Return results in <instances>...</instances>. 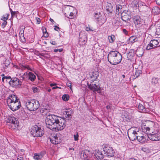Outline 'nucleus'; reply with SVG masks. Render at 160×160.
<instances>
[{
  "instance_id": "obj_11",
  "label": "nucleus",
  "mask_w": 160,
  "mask_h": 160,
  "mask_svg": "<svg viewBox=\"0 0 160 160\" xmlns=\"http://www.w3.org/2000/svg\"><path fill=\"white\" fill-rule=\"evenodd\" d=\"M128 11H123L121 13V18L122 19L124 22L128 23L129 21H130L131 18V16L129 14H130L128 13Z\"/></svg>"
},
{
  "instance_id": "obj_25",
  "label": "nucleus",
  "mask_w": 160,
  "mask_h": 160,
  "mask_svg": "<svg viewBox=\"0 0 160 160\" xmlns=\"http://www.w3.org/2000/svg\"><path fill=\"white\" fill-rule=\"evenodd\" d=\"M145 136H146V135L145 136H139L138 135L137 140L139 142L143 143L147 140L146 137H145Z\"/></svg>"
},
{
  "instance_id": "obj_3",
  "label": "nucleus",
  "mask_w": 160,
  "mask_h": 160,
  "mask_svg": "<svg viewBox=\"0 0 160 160\" xmlns=\"http://www.w3.org/2000/svg\"><path fill=\"white\" fill-rule=\"evenodd\" d=\"M26 106L30 111H35L40 106L39 102L35 99L28 100L26 103Z\"/></svg>"
},
{
  "instance_id": "obj_17",
  "label": "nucleus",
  "mask_w": 160,
  "mask_h": 160,
  "mask_svg": "<svg viewBox=\"0 0 160 160\" xmlns=\"http://www.w3.org/2000/svg\"><path fill=\"white\" fill-rule=\"evenodd\" d=\"M19 99H18V97L15 95H9L8 98L7 99L8 103H11L13 102L19 101Z\"/></svg>"
},
{
  "instance_id": "obj_59",
  "label": "nucleus",
  "mask_w": 160,
  "mask_h": 160,
  "mask_svg": "<svg viewBox=\"0 0 160 160\" xmlns=\"http://www.w3.org/2000/svg\"><path fill=\"white\" fill-rule=\"evenodd\" d=\"M67 85L68 87H70V88H71V84L70 82H69L68 83H67Z\"/></svg>"
},
{
  "instance_id": "obj_45",
  "label": "nucleus",
  "mask_w": 160,
  "mask_h": 160,
  "mask_svg": "<svg viewBox=\"0 0 160 160\" xmlns=\"http://www.w3.org/2000/svg\"><path fill=\"white\" fill-rule=\"evenodd\" d=\"M74 138L75 141H77L78 139V133L77 132L76 134L74 135Z\"/></svg>"
},
{
  "instance_id": "obj_40",
  "label": "nucleus",
  "mask_w": 160,
  "mask_h": 160,
  "mask_svg": "<svg viewBox=\"0 0 160 160\" xmlns=\"http://www.w3.org/2000/svg\"><path fill=\"white\" fill-rule=\"evenodd\" d=\"M48 111L47 108H45L44 107L42 108L40 110L41 113H43L44 112H47Z\"/></svg>"
},
{
  "instance_id": "obj_6",
  "label": "nucleus",
  "mask_w": 160,
  "mask_h": 160,
  "mask_svg": "<svg viewBox=\"0 0 160 160\" xmlns=\"http://www.w3.org/2000/svg\"><path fill=\"white\" fill-rule=\"evenodd\" d=\"M103 150L105 156L108 157L114 156L115 152L112 147L105 145L103 147Z\"/></svg>"
},
{
  "instance_id": "obj_54",
  "label": "nucleus",
  "mask_w": 160,
  "mask_h": 160,
  "mask_svg": "<svg viewBox=\"0 0 160 160\" xmlns=\"http://www.w3.org/2000/svg\"><path fill=\"white\" fill-rule=\"evenodd\" d=\"M7 24V22L6 21H5L2 24V26L3 27H5L6 25Z\"/></svg>"
},
{
  "instance_id": "obj_43",
  "label": "nucleus",
  "mask_w": 160,
  "mask_h": 160,
  "mask_svg": "<svg viewBox=\"0 0 160 160\" xmlns=\"http://www.w3.org/2000/svg\"><path fill=\"white\" fill-rule=\"evenodd\" d=\"M66 111H65L64 112V114H65V113H71V114H72L73 113V111L72 110L71 108H68V109H67Z\"/></svg>"
},
{
  "instance_id": "obj_48",
  "label": "nucleus",
  "mask_w": 160,
  "mask_h": 160,
  "mask_svg": "<svg viewBox=\"0 0 160 160\" xmlns=\"http://www.w3.org/2000/svg\"><path fill=\"white\" fill-rule=\"evenodd\" d=\"M37 55L39 56L40 58H41V56L44 57V54L42 53H40L39 52H38Z\"/></svg>"
},
{
  "instance_id": "obj_33",
  "label": "nucleus",
  "mask_w": 160,
  "mask_h": 160,
  "mask_svg": "<svg viewBox=\"0 0 160 160\" xmlns=\"http://www.w3.org/2000/svg\"><path fill=\"white\" fill-rule=\"evenodd\" d=\"M86 37L85 36H83L82 37H79V42H81L83 43V44H85L86 42V41L85 38Z\"/></svg>"
},
{
  "instance_id": "obj_44",
  "label": "nucleus",
  "mask_w": 160,
  "mask_h": 160,
  "mask_svg": "<svg viewBox=\"0 0 160 160\" xmlns=\"http://www.w3.org/2000/svg\"><path fill=\"white\" fill-rule=\"evenodd\" d=\"M140 5H142V6H145L146 8H147V9H149V8L148 6V5H149L148 4H147V5H146L145 3L142 2H141V3H140Z\"/></svg>"
},
{
  "instance_id": "obj_14",
  "label": "nucleus",
  "mask_w": 160,
  "mask_h": 160,
  "mask_svg": "<svg viewBox=\"0 0 160 160\" xmlns=\"http://www.w3.org/2000/svg\"><path fill=\"white\" fill-rule=\"evenodd\" d=\"M138 131H133L129 135L128 134L129 138L130 140L134 141L136 139H138Z\"/></svg>"
},
{
  "instance_id": "obj_31",
  "label": "nucleus",
  "mask_w": 160,
  "mask_h": 160,
  "mask_svg": "<svg viewBox=\"0 0 160 160\" xmlns=\"http://www.w3.org/2000/svg\"><path fill=\"white\" fill-rule=\"evenodd\" d=\"M42 30L43 32L44 36L45 37H48V34L47 32L46 28L45 27H42Z\"/></svg>"
},
{
  "instance_id": "obj_64",
  "label": "nucleus",
  "mask_w": 160,
  "mask_h": 160,
  "mask_svg": "<svg viewBox=\"0 0 160 160\" xmlns=\"http://www.w3.org/2000/svg\"><path fill=\"white\" fill-rule=\"evenodd\" d=\"M73 15V13L72 12H71L69 14V16L72 17Z\"/></svg>"
},
{
  "instance_id": "obj_41",
  "label": "nucleus",
  "mask_w": 160,
  "mask_h": 160,
  "mask_svg": "<svg viewBox=\"0 0 160 160\" xmlns=\"http://www.w3.org/2000/svg\"><path fill=\"white\" fill-rule=\"evenodd\" d=\"M32 89L34 93H37L39 91V89L36 87H33L32 88Z\"/></svg>"
},
{
  "instance_id": "obj_34",
  "label": "nucleus",
  "mask_w": 160,
  "mask_h": 160,
  "mask_svg": "<svg viewBox=\"0 0 160 160\" xmlns=\"http://www.w3.org/2000/svg\"><path fill=\"white\" fill-rule=\"evenodd\" d=\"M62 98L63 101H67L69 100V97L68 94H64L62 96Z\"/></svg>"
},
{
  "instance_id": "obj_10",
  "label": "nucleus",
  "mask_w": 160,
  "mask_h": 160,
  "mask_svg": "<svg viewBox=\"0 0 160 160\" xmlns=\"http://www.w3.org/2000/svg\"><path fill=\"white\" fill-rule=\"evenodd\" d=\"M8 82L10 85L13 87H16L18 85L21 86L22 84V82L16 78H12Z\"/></svg>"
},
{
  "instance_id": "obj_21",
  "label": "nucleus",
  "mask_w": 160,
  "mask_h": 160,
  "mask_svg": "<svg viewBox=\"0 0 160 160\" xmlns=\"http://www.w3.org/2000/svg\"><path fill=\"white\" fill-rule=\"evenodd\" d=\"M95 156L98 159H101L104 158L103 155L98 150L96 151L95 153Z\"/></svg>"
},
{
  "instance_id": "obj_58",
  "label": "nucleus",
  "mask_w": 160,
  "mask_h": 160,
  "mask_svg": "<svg viewBox=\"0 0 160 160\" xmlns=\"http://www.w3.org/2000/svg\"><path fill=\"white\" fill-rule=\"evenodd\" d=\"M11 13L12 16L15 15L16 14V12H13L12 10L11 11Z\"/></svg>"
},
{
  "instance_id": "obj_24",
  "label": "nucleus",
  "mask_w": 160,
  "mask_h": 160,
  "mask_svg": "<svg viewBox=\"0 0 160 160\" xmlns=\"http://www.w3.org/2000/svg\"><path fill=\"white\" fill-rule=\"evenodd\" d=\"M106 10L109 12L110 13H112L113 11V7L111 3H108L106 6Z\"/></svg>"
},
{
  "instance_id": "obj_27",
  "label": "nucleus",
  "mask_w": 160,
  "mask_h": 160,
  "mask_svg": "<svg viewBox=\"0 0 160 160\" xmlns=\"http://www.w3.org/2000/svg\"><path fill=\"white\" fill-rule=\"evenodd\" d=\"M158 78L156 77H153L151 81V83L152 85H156L158 83Z\"/></svg>"
},
{
  "instance_id": "obj_37",
  "label": "nucleus",
  "mask_w": 160,
  "mask_h": 160,
  "mask_svg": "<svg viewBox=\"0 0 160 160\" xmlns=\"http://www.w3.org/2000/svg\"><path fill=\"white\" fill-rule=\"evenodd\" d=\"M55 138L52 137V138L50 139V141L52 143L55 144H58V141H56V140L55 139Z\"/></svg>"
},
{
  "instance_id": "obj_56",
  "label": "nucleus",
  "mask_w": 160,
  "mask_h": 160,
  "mask_svg": "<svg viewBox=\"0 0 160 160\" xmlns=\"http://www.w3.org/2000/svg\"><path fill=\"white\" fill-rule=\"evenodd\" d=\"M54 29L56 31H58V30H59V28L57 26H55Z\"/></svg>"
},
{
  "instance_id": "obj_19",
  "label": "nucleus",
  "mask_w": 160,
  "mask_h": 160,
  "mask_svg": "<svg viewBox=\"0 0 160 160\" xmlns=\"http://www.w3.org/2000/svg\"><path fill=\"white\" fill-rule=\"evenodd\" d=\"M122 117L125 121H128L130 119V116L128 112L124 111L122 112Z\"/></svg>"
},
{
  "instance_id": "obj_52",
  "label": "nucleus",
  "mask_w": 160,
  "mask_h": 160,
  "mask_svg": "<svg viewBox=\"0 0 160 160\" xmlns=\"http://www.w3.org/2000/svg\"><path fill=\"white\" fill-rule=\"evenodd\" d=\"M54 138H55V139L56 140V141H58V143L60 142V141L59 139H58V138L57 136H54Z\"/></svg>"
},
{
  "instance_id": "obj_61",
  "label": "nucleus",
  "mask_w": 160,
  "mask_h": 160,
  "mask_svg": "<svg viewBox=\"0 0 160 160\" xmlns=\"http://www.w3.org/2000/svg\"><path fill=\"white\" fill-rule=\"evenodd\" d=\"M7 77H9L10 78H7V79H6L5 81L7 82H8V80H10H10H11V79H12V78H11V77L10 76H7Z\"/></svg>"
},
{
  "instance_id": "obj_42",
  "label": "nucleus",
  "mask_w": 160,
  "mask_h": 160,
  "mask_svg": "<svg viewBox=\"0 0 160 160\" xmlns=\"http://www.w3.org/2000/svg\"><path fill=\"white\" fill-rule=\"evenodd\" d=\"M140 74H141V71H136V72L134 74V77H136V78L138 77Z\"/></svg>"
},
{
  "instance_id": "obj_9",
  "label": "nucleus",
  "mask_w": 160,
  "mask_h": 160,
  "mask_svg": "<svg viewBox=\"0 0 160 160\" xmlns=\"http://www.w3.org/2000/svg\"><path fill=\"white\" fill-rule=\"evenodd\" d=\"M133 20L135 25L138 27L142 26L144 23V20L138 15L134 16L133 18Z\"/></svg>"
},
{
  "instance_id": "obj_51",
  "label": "nucleus",
  "mask_w": 160,
  "mask_h": 160,
  "mask_svg": "<svg viewBox=\"0 0 160 160\" xmlns=\"http://www.w3.org/2000/svg\"><path fill=\"white\" fill-rule=\"evenodd\" d=\"M122 32L125 35H127L128 33V32L125 29H122Z\"/></svg>"
},
{
  "instance_id": "obj_22",
  "label": "nucleus",
  "mask_w": 160,
  "mask_h": 160,
  "mask_svg": "<svg viewBox=\"0 0 160 160\" xmlns=\"http://www.w3.org/2000/svg\"><path fill=\"white\" fill-rule=\"evenodd\" d=\"M19 37L20 41L22 42H25L26 41L24 36V31L21 30L19 32Z\"/></svg>"
},
{
  "instance_id": "obj_53",
  "label": "nucleus",
  "mask_w": 160,
  "mask_h": 160,
  "mask_svg": "<svg viewBox=\"0 0 160 160\" xmlns=\"http://www.w3.org/2000/svg\"><path fill=\"white\" fill-rule=\"evenodd\" d=\"M8 78V77H7V76H3L2 77V81L3 82L4 81V79H8V78Z\"/></svg>"
},
{
  "instance_id": "obj_23",
  "label": "nucleus",
  "mask_w": 160,
  "mask_h": 160,
  "mask_svg": "<svg viewBox=\"0 0 160 160\" xmlns=\"http://www.w3.org/2000/svg\"><path fill=\"white\" fill-rule=\"evenodd\" d=\"M151 12L154 14L157 15L160 13V9L158 7H154L152 8Z\"/></svg>"
},
{
  "instance_id": "obj_46",
  "label": "nucleus",
  "mask_w": 160,
  "mask_h": 160,
  "mask_svg": "<svg viewBox=\"0 0 160 160\" xmlns=\"http://www.w3.org/2000/svg\"><path fill=\"white\" fill-rule=\"evenodd\" d=\"M155 33L157 35H160V29L159 28H156Z\"/></svg>"
},
{
  "instance_id": "obj_57",
  "label": "nucleus",
  "mask_w": 160,
  "mask_h": 160,
  "mask_svg": "<svg viewBox=\"0 0 160 160\" xmlns=\"http://www.w3.org/2000/svg\"><path fill=\"white\" fill-rule=\"evenodd\" d=\"M156 2L157 4L160 6V0H156Z\"/></svg>"
},
{
  "instance_id": "obj_26",
  "label": "nucleus",
  "mask_w": 160,
  "mask_h": 160,
  "mask_svg": "<svg viewBox=\"0 0 160 160\" xmlns=\"http://www.w3.org/2000/svg\"><path fill=\"white\" fill-rule=\"evenodd\" d=\"M138 38L135 36H132L130 37L129 39V43H133L134 42L138 41Z\"/></svg>"
},
{
  "instance_id": "obj_13",
  "label": "nucleus",
  "mask_w": 160,
  "mask_h": 160,
  "mask_svg": "<svg viewBox=\"0 0 160 160\" xmlns=\"http://www.w3.org/2000/svg\"><path fill=\"white\" fill-rule=\"evenodd\" d=\"M99 75L98 72L94 70L91 71L89 73L90 77L93 80H95L98 77Z\"/></svg>"
},
{
  "instance_id": "obj_39",
  "label": "nucleus",
  "mask_w": 160,
  "mask_h": 160,
  "mask_svg": "<svg viewBox=\"0 0 160 160\" xmlns=\"http://www.w3.org/2000/svg\"><path fill=\"white\" fill-rule=\"evenodd\" d=\"M21 68L22 70H24L26 69H27L29 70H30L31 71L32 70L29 66L28 65H22Z\"/></svg>"
},
{
  "instance_id": "obj_7",
  "label": "nucleus",
  "mask_w": 160,
  "mask_h": 160,
  "mask_svg": "<svg viewBox=\"0 0 160 160\" xmlns=\"http://www.w3.org/2000/svg\"><path fill=\"white\" fill-rule=\"evenodd\" d=\"M88 88L93 92L97 91L98 93H100L101 88L99 84L93 82H91L90 84L88 83Z\"/></svg>"
},
{
  "instance_id": "obj_4",
  "label": "nucleus",
  "mask_w": 160,
  "mask_h": 160,
  "mask_svg": "<svg viewBox=\"0 0 160 160\" xmlns=\"http://www.w3.org/2000/svg\"><path fill=\"white\" fill-rule=\"evenodd\" d=\"M43 129V128L41 126L35 125L31 128V134L35 137H41L44 133Z\"/></svg>"
},
{
  "instance_id": "obj_50",
  "label": "nucleus",
  "mask_w": 160,
  "mask_h": 160,
  "mask_svg": "<svg viewBox=\"0 0 160 160\" xmlns=\"http://www.w3.org/2000/svg\"><path fill=\"white\" fill-rule=\"evenodd\" d=\"M8 16L7 15L6 17H2V18L1 19V20L6 21L7 20H8Z\"/></svg>"
},
{
  "instance_id": "obj_35",
  "label": "nucleus",
  "mask_w": 160,
  "mask_h": 160,
  "mask_svg": "<svg viewBox=\"0 0 160 160\" xmlns=\"http://www.w3.org/2000/svg\"><path fill=\"white\" fill-rule=\"evenodd\" d=\"M138 0H135L132 3V4L133 7L136 8H137L139 6L138 2Z\"/></svg>"
},
{
  "instance_id": "obj_30",
  "label": "nucleus",
  "mask_w": 160,
  "mask_h": 160,
  "mask_svg": "<svg viewBox=\"0 0 160 160\" xmlns=\"http://www.w3.org/2000/svg\"><path fill=\"white\" fill-rule=\"evenodd\" d=\"M115 37L113 35H112L108 37V39L109 42L111 43H112L115 40Z\"/></svg>"
},
{
  "instance_id": "obj_1",
  "label": "nucleus",
  "mask_w": 160,
  "mask_h": 160,
  "mask_svg": "<svg viewBox=\"0 0 160 160\" xmlns=\"http://www.w3.org/2000/svg\"><path fill=\"white\" fill-rule=\"evenodd\" d=\"M66 122L64 118L53 114L48 115L45 119L47 127L54 131L62 130L66 126Z\"/></svg>"
},
{
  "instance_id": "obj_28",
  "label": "nucleus",
  "mask_w": 160,
  "mask_h": 160,
  "mask_svg": "<svg viewBox=\"0 0 160 160\" xmlns=\"http://www.w3.org/2000/svg\"><path fill=\"white\" fill-rule=\"evenodd\" d=\"M142 129L143 132H146L147 135H148V132L150 130L149 128L147 127L146 125H145L144 126L142 127Z\"/></svg>"
},
{
  "instance_id": "obj_18",
  "label": "nucleus",
  "mask_w": 160,
  "mask_h": 160,
  "mask_svg": "<svg viewBox=\"0 0 160 160\" xmlns=\"http://www.w3.org/2000/svg\"><path fill=\"white\" fill-rule=\"evenodd\" d=\"M138 108L139 112L143 113H148L149 112L148 109L145 108L143 105L139 103L138 105Z\"/></svg>"
},
{
  "instance_id": "obj_12",
  "label": "nucleus",
  "mask_w": 160,
  "mask_h": 160,
  "mask_svg": "<svg viewBox=\"0 0 160 160\" xmlns=\"http://www.w3.org/2000/svg\"><path fill=\"white\" fill-rule=\"evenodd\" d=\"M149 138L152 141H158L160 139V137L158 136V134H156L155 133L153 132L152 133H150L147 135Z\"/></svg>"
},
{
  "instance_id": "obj_2",
  "label": "nucleus",
  "mask_w": 160,
  "mask_h": 160,
  "mask_svg": "<svg viewBox=\"0 0 160 160\" xmlns=\"http://www.w3.org/2000/svg\"><path fill=\"white\" fill-rule=\"evenodd\" d=\"M122 58L121 54L116 51L110 52L108 56V61L112 65H117L120 63Z\"/></svg>"
},
{
  "instance_id": "obj_36",
  "label": "nucleus",
  "mask_w": 160,
  "mask_h": 160,
  "mask_svg": "<svg viewBox=\"0 0 160 160\" xmlns=\"http://www.w3.org/2000/svg\"><path fill=\"white\" fill-rule=\"evenodd\" d=\"M152 43L150 41V43L148 44L147 47H146V49L147 50H149L151 49L155 48V47H154V46L152 45Z\"/></svg>"
},
{
  "instance_id": "obj_63",
  "label": "nucleus",
  "mask_w": 160,
  "mask_h": 160,
  "mask_svg": "<svg viewBox=\"0 0 160 160\" xmlns=\"http://www.w3.org/2000/svg\"><path fill=\"white\" fill-rule=\"evenodd\" d=\"M56 84L55 83H52L50 84V86L51 87H52L54 86H56Z\"/></svg>"
},
{
  "instance_id": "obj_55",
  "label": "nucleus",
  "mask_w": 160,
  "mask_h": 160,
  "mask_svg": "<svg viewBox=\"0 0 160 160\" xmlns=\"http://www.w3.org/2000/svg\"><path fill=\"white\" fill-rule=\"evenodd\" d=\"M23 158L20 156H18L17 158V160H23Z\"/></svg>"
},
{
  "instance_id": "obj_60",
  "label": "nucleus",
  "mask_w": 160,
  "mask_h": 160,
  "mask_svg": "<svg viewBox=\"0 0 160 160\" xmlns=\"http://www.w3.org/2000/svg\"><path fill=\"white\" fill-rule=\"evenodd\" d=\"M86 30L87 31H89L91 30V29L90 28H88L87 27L86 28Z\"/></svg>"
},
{
  "instance_id": "obj_15",
  "label": "nucleus",
  "mask_w": 160,
  "mask_h": 160,
  "mask_svg": "<svg viewBox=\"0 0 160 160\" xmlns=\"http://www.w3.org/2000/svg\"><path fill=\"white\" fill-rule=\"evenodd\" d=\"M46 154L45 151H42L39 153H35L34 154L33 158L36 160H41Z\"/></svg>"
},
{
  "instance_id": "obj_20",
  "label": "nucleus",
  "mask_w": 160,
  "mask_h": 160,
  "mask_svg": "<svg viewBox=\"0 0 160 160\" xmlns=\"http://www.w3.org/2000/svg\"><path fill=\"white\" fill-rule=\"evenodd\" d=\"M92 154L88 150H85L83 153V156L84 158H87L88 160L89 158L91 157Z\"/></svg>"
},
{
  "instance_id": "obj_5",
  "label": "nucleus",
  "mask_w": 160,
  "mask_h": 160,
  "mask_svg": "<svg viewBox=\"0 0 160 160\" xmlns=\"http://www.w3.org/2000/svg\"><path fill=\"white\" fill-rule=\"evenodd\" d=\"M9 128L10 129L15 130L18 129L19 127V122L18 119L14 117H9L7 120Z\"/></svg>"
},
{
  "instance_id": "obj_32",
  "label": "nucleus",
  "mask_w": 160,
  "mask_h": 160,
  "mask_svg": "<svg viewBox=\"0 0 160 160\" xmlns=\"http://www.w3.org/2000/svg\"><path fill=\"white\" fill-rule=\"evenodd\" d=\"M152 45L154 47H156L159 44V42L157 40L154 39L151 41Z\"/></svg>"
},
{
  "instance_id": "obj_16",
  "label": "nucleus",
  "mask_w": 160,
  "mask_h": 160,
  "mask_svg": "<svg viewBox=\"0 0 160 160\" xmlns=\"http://www.w3.org/2000/svg\"><path fill=\"white\" fill-rule=\"evenodd\" d=\"M27 75L28 77V79L31 81L33 82L35 81L36 78V77L32 72H30L28 73V72H25L23 76V78H25V77Z\"/></svg>"
},
{
  "instance_id": "obj_8",
  "label": "nucleus",
  "mask_w": 160,
  "mask_h": 160,
  "mask_svg": "<svg viewBox=\"0 0 160 160\" xmlns=\"http://www.w3.org/2000/svg\"><path fill=\"white\" fill-rule=\"evenodd\" d=\"M9 108L12 111H16L21 106V103L20 101L9 103L8 104Z\"/></svg>"
},
{
  "instance_id": "obj_49",
  "label": "nucleus",
  "mask_w": 160,
  "mask_h": 160,
  "mask_svg": "<svg viewBox=\"0 0 160 160\" xmlns=\"http://www.w3.org/2000/svg\"><path fill=\"white\" fill-rule=\"evenodd\" d=\"M36 19L37 21V24H39L41 22V20L40 18H36Z\"/></svg>"
},
{
  "instance_id": "obj_47",
  "label": "nucleus",
  "mask_w": 160,
  "mask_h": 160,
  "mask_svg": "<svg viewBox=\"0 0 160 160\" xmlns=\"http://www.w3.org/2000/svg\"><path fill=\"white\" fill-rule=\"evenodd\" d=\"M63 50V49H55L54 50V52H61Z\"/></svg>"
},
{
  "instance_id": "obj_38",
  "label": "nucleus",
  "mask_w": 160,
  "mask_h": 160,
  "mask_svg": "<svg viewBox=\"0 0 160 160\" xmlns=\"http://www.w3.org/2000/svg\"><path fill=\"white\" fill-rule=\"evenodd\" d=\"M65 116L66 118H68L67 120H69L72 118V114L65 113Z\"/></svg>"
},
{
  "instance_id": "obj_62",
  "label": "nucleus",
  "mask_w": 160,
  "mask_h": 160,
  "mask_svg": "<svg viewBox=\"0 0 160 160\" xmlns=\"http://www.w3.org/2000/svg\"><path fill=\"white\" fill-rule=\"evenodd\" d=\"M51 43L53 45H56V43L55 41H53L52 42H51Z\"/></svg>"
},
{
  "instance_id": "obj_29",
  "label": "nucleus",
  "mask_w": 160,
  "mask_h": 160,
  "mask_svg": "<svg viewBox=\"0 0 160 160\" xmlns=\"http://www.w3.org/2000/svg\"><path fill=\"white\" fill-rule=\"evenodd\" d=\"M122 6L120 5H118L116 6V13L119 14L122 12Z\"/></svg>"
}]
</instances>
